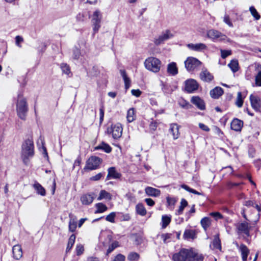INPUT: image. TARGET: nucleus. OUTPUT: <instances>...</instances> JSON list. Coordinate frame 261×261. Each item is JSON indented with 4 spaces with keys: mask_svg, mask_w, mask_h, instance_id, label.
<instances>
[{
    "mask_svg": "<svg viewBox=\"0 0 261 261\" xmlns=\"http://www.w3.org/2000/svg\"><path fill=\"white\" fill-rule=\"evenodd\" d=\"M80 55V50L76 48L73 50V57L75 59H77L79 58Z\"/></svg>",
    "mask_w": 261,
    "mask_h": 261,
    "instance_id": "e2e57ef3",
    "label": "nucleus"
},
{
    "mask_svg": "<svg viewBox=\"0 0 261 261\" xmlns=\"http://www.w3.org/2000/svg\"><path fill=\"white\" fill-rule=\"evenodd\" d=\"M108 134H112L113 138L115 139H117L121 137L122 133V127L120 124L117 123L115 125H112L107 129Z\"/></svg>",
    "mask_w": 261,
    "mask_h": 261,
    "instance_id": "6e6552de",
    "label": "nucleus"
},
{
    "mask_svg": "<svg viewBox=\"0 0 261 261\" xmlns=\"http://www.w3.org/2000/svg\"><path fill=\"white\" fill-rule=\"evenodd\" d=\"M237 229L239 233H243L247 237L250 236V226L247 222H244L239 224L237 226Z\"/></svg>",
    "mask_w": 261,
    "mask_h": 261,
    "instance_id": "f8f14e48",
    "label": "nucleus"
},
{
    "mask_svg": "<svg viewBox=\"0 0 261 261\" xmlns=\"http://www.w3.org/2000/svg\"><path fill=\"white\" fill-rule=\"evenodd\" d=\"M167 72L172 76H174L178 73V68L176 63L171 62L168 65Z\"/></svg>",
    "mask_w": 261,
    "mask_h": 261,
    "instance_id": "b1692460",
    "label": "nucleus"
},
{
    "mask_svg": "<svg viewBox=\"0 0 261 261\" xmlns=\"http://www.w3.org/2000/svg\"><path fill=\"white\" fill-rule=\"evenodd\" d=\"M236 245L241 253L243 261H247L248 255L250 252L249 249L243 244H242L239 246L238 243H236Z\"/></svg>",
    "mask_w": 261,
    "mask_h": 261,
    "instance_id": "dca6fc26",
    "label": "nucleus"
},
{
    "mask_svg": "<svg viewBox=\"0 0 261 261\" xmlns=\"http://www.w3.org/2000/svg\"><path fill=\"white\" fill-rule=\"evenodd\" d=\"M16 112L18 117L22 120H25L29 108L27 99L21 92H19L17 97Z\"/></svg>",
    "mask_w": 261,
    "mask_h": 261,
    "instance_id": "7ed1b4c3",
    "label": "nucleus"
},
{
    "mask_svg": "<svg viewBox=\"0 0 261 261\" xmlns=\"http://www.w3.org/2000/svg\"><path fill=\"white\" fill-rule=\"evenodd\" d=\"M144 64L146 69L157 73L161 69L162 63L161 61L156 58L149 57L145 60Z\"/></svg>",
    "mask_w": 261,
    "mask_h": 261,
    "instance_id": "20e7f679",
    "label": "nucleus"
},
{
    "mask_svg": "<svg viewBox=\"0 0 261 261\" xmlns=\"http://www.w3.org/2000/svg\"><path fill=\"white\" fill-rule=\"evenodd\" d=\"M221 56L222 58L225 59L226 57L231 55V50H223L221 49Z\"/></svg>",
    "mask_w": 261,
    "mask_h": 261,
    "instance_id": "603ef678",
    "label": "nucleus"
},
{
    "mask_svg": "<svg viewBox=\"0 0 261 261\" xmlns=\"http://www.w3.org/2000/svg\"><path fill=\"white\" fill-rule=\"evenodd\" d=\"M33 187L36 190L38 194H40L41 196L45 195V190L40 184L38 182L34 184L33 185Z\"/></svg>",
    "mask_w": 261,
    "mask_h": 261,
    "instance_id": "2f4dec72",
    "label": "nucleus"
},
{
    "mask_svg": "<svg viewBox=\"0 0 261 261\" xmlns=\"http://www.w3.org/2000/svg\"><path fill=\"white\" fill-rule=\"evenodd\" d=\"M243 103V100L242 98V93L241 92H239L237 94V98L236 104L239 108H241L242 107Z\"/></svg>",
    "mask_w": 261,
    "mask_h": 261,
    "instance_id": "a18cd8bd",
    "label": "nucleus"
},
{
    "mask_svg": "<svg viewBox=\"0 0 261 261\" xmlns=\"http://www.w3.org/2000/svg\"><path fill=\"white\" fill-rule=\"evenodd\" d=\"M136 118V114L134 108L129 109L127 113V120L128 122H133Z\"/></svg>",
    "mask_w": 261,
    "mask_h": 261,
    "instance_id": "72a5a7b5",
    "label": "nucleus"
},
{
    "mask_svg": "<svg viewBox=\"0 0 261 261\" xmlns=\"http://www.w3.org/2000/svg\"><path fill=\"white\" fill-rule=\"evenodd\" d=\"M145 192L148 196L153 197H158L161 194L159 190L150 187H146L145 189Z\"/></svg>",
    "mask_w": 261,
    "mask_h": 261,
    "instance_id": "5701e85b",
    "label": "nucleus"
},
{
    "mask_svg": "<svg viewBox=\"0 0 261 261\" xmlns=\"http://www.w3.org/2000/svg\"><path fill=\"white\" fill-rule=\"evenodd\" d=\"M207 37L214 40H224L226 38V36L221 32L215 30H210L207 32Z\"/></svg>",
    "mask_w": 261,
    "mask_h": 261,
    "instance_id": "1a4fd4ad",
    "label": "nucleus"
},
{
    "mask_svg": "<svg viewBox=\"0 0 261 261\" xmlns=\"http://www.w3.org/2000/svg\"><path fill=\"white\" fill-rule=\"evenodd\" d=\"M34 155V146L31 139H27L22 143L21 146V159L23 164L28 166L31 158Z\"/></svg>",
    "mask_w": 261,
    "mask_h": 261,
    "instance_id": "f03ea898",
    "label": "nucleus"
},
{
    "mask_svg": "<svg viewBox=\"0 0 261 261\" xmlns=\"http://www.w3.org/2000/svg\"><path fill=\"white\" fill-rule=\"evenodd\" d=\"M158 125V123L157 122L155 121H152L150 124H149V127L151 130H155Z\"/></svg>",
    "mask_w": 261,
    "mask_h": 261,
    "instance_id": "680f3d73",
    "label": "nucleus"
},
{
    "mask_svg": "<svg viewBox=\"0 0 261 261\" xmlns=\"http://www.w3.org/2000/svg\"><path fill=\"white\" fill-rule=\"evenodd\" d=\"M179 104L181 107L184 108L189 109L191 107V105H190L188 102L184 100L179 102Z\"/></svg>",
    "mask_w": 261,
    "mask_h": 261,
    "instance_id": "6e6d98bb",
    "label": "nucleus"
},
{
    "mask_svg": "<svg viewBox=\"0 0 261 261\" xmlns=\"http://www.w3.org/2000/svg\"><path fill=\"white\" fill-rule=\"evenodd\" d=\"M249 11L251 15L254 17V18L256 20H258L260 18V15H259V14L258 13L254 7H250L249 8Z\"/></svg>",
    "mask_w": 261,
    "mask_h": 261,
    "instance_id": "49530a36",
    "label": "nucleus"
},
{
    "mask_svg": "<svg viewBox=\"0 0 261 261\" xmlns=\"http://www.w3.org/2000/svg\"><path fill=\"white\" fill-rule=\"evenodd\" d=\"M84 246L81 244H77L76 247V253L77 255H81L84 252Z\"/></svg>",
    "mask_w": 261,
    "mask_h": 261,
    "instance_id": "5fc2aeb1",
    "label": "nucleus"
},
{
    "mask_svg": "<svg viewBox=\"0 0 261 261\" xmlns=\"http://www.w3.org/2000/svg\"><path fill=\"white\" fill-rule=\"evenodd\" d=\"M132 95L138 97H139L141 94V91L139 89H133L131 91Z\"/></svg>",
    "mask_w": 261,
    "mask_h": 261,
    "instance_id": "0e129e2a",
    "label": "nucleus"
},
{
    "mask_svg": "<svg viewBox=\"0 0 261 261\" xmlns=\"http://www.w3.org/2000/svg\"><path fill=\"white\" fill-rule=\"evenodd\" d=\"M171 217L167 215H163L162 217V227L165 228L170 223Z\"/></svg>",
    "mask_w": 261,
    "mask_h": 261,
    "instance_id": "e433bc0d",
    "label": "nucleus"
},
{
    "mask_svg": "<svg viewBox=\"0 0 261 261\" xmlns=\"http://www.w3.org/2000/svg\"><path fill=\"white\" fill-rule=\"evenodd\" d=\"M200 77L201 80L210 82L213 79V75L205 68H203L200 73Z\"/></svg>",
    "mask_w": 261,
    "mask_h": 261,
    "instance_id": "6ab92c4d",
    "label": "nucleus"
},
{
    "mask_svg": "<svg viewBox=\"0 0 261 261\" xmlns=\"http://www.w3.org/2000/svg\"><path fill=\"white\" fill-rule=\"evenodd\" d=\"M188 205V202L185 199H181L180 201V205L178 208V210L177 211L176 214L177 215H180L182 213L185 207H186Z\"/></svg>",
    "mask_w": 261,
    "mask_h": 261,
    "instance_id": "ea45409f",
    "label": "nucleus"
},
{
    "mask_svg": "<svg viewBox=\"0 0 261 261\" xmlns=\"http://www.w3.org/2000/svg\"><path fill=\"white\" fill-rule=\"evenodd\" d=\"M12 252L13 254V257L18 260L22 256V250L20 245H16L13 247Z\"/></svg>",
    "mask_w": 261,
    "mask_h": 261,
    "instance_id": "aec40b11",
    "label": "nucleus"
},
{
    "mask_svg": "<svg viewBox=\"0 0 261 261\" xmlns=\"http://www.w3.org/2000/svg\"><path fill=\"white\" fill-rule=\"evenodd\" d=\"M223 90L219 87H217L211 90L210 95L214 98H218L219 96L222 95Z\"/></svg>",
    "mask_w": 261,
    "mask_h": 261,
    "instance_id": "a878e982",
    "label": "nucleus"
},
{
    "mask_svg": "<svg viewBox=\"0 0 261 261\" xmlns=\"http://www.w3.org/2000/svg\"><path fill=\"white\" fill-rule=\"evenodd\" d=\"M61 68L63 72L65 74L69 75L70 73V69L69 66L65 63H62L61 65Z\"/></svg>",
    "mask_w": 261,
    "mask_h": 261,
    "instance_id": "09e8293b",
    "label": "nucleus"
},
{
    "mask_svg": "<svg viewBox=\"0 0 261 261\" xmlns=\"http://www.w3.org/2000/svg\"><path fill=\"white\" fill-rule=\"evenodd\" d=\"M255 85L257 87H261V71H259L255 76Z\"/></svg>",
    "mask_w": 261,
    "mask_h": 261,
    "instance_id": "de8ad7c7",
    "label": "nucleus"
},
{
    "mask_svg": "<svg viewBox=\"0 0 261 261\" xmlns=\"http://www.w3.org/2000/svg\"><path fill=\"white\" fill-rule=\"evenodd\" d=\"M116 215V213L112 212L106 217V220L108 222L114 223Z\"/></svg>",
    "mask_w": 261,
    "mask_h": 261,
    "instance_id": "8fccbe9b",
    "label": "nucleus"
},
{
    "mask_svg": "<svg viewBox=\"0 0 261 261\" xmlns=\"http://www.w3.org/2000/svg\"><path fill=\"white\" fill-rule=\"evenodd\" d=\"M162 90L166 94H171L176 89V86L169 83L161 82Z\"/></svg>",
    "mask_w": 261,
    "mask_h": 261,
    "instance_id": "ddd939ff",
    "label": "nucleus"
},
{
    "mask_svg": "<svg viewBox=\"0 0 261 261\" xmlns=\"http://www.w3.org/2000/svg\"><path fill=\"white\" fill-rule=\"evenodd\" d=\"M119 246V242L115 241H114L109 246L107 251V255H108L111 253L115 249Z\"/></svg>",
    "mask_w": 261,
    "mask_h": 261,
    "instance_id": "37998d69",
    "label": "nucleus"
},
{
    "mask_svg": "<svg viewBox=\"0 0 261 261\" xmlns=\"http://www.w3.org/2000/svg\"><path fill=\"white\" fill-rule=\"evenodd\" d=\"M140 258V255L135 252H130L127 255V259L129 261H138Z\"/></svg>",
    "mask_w": 261,
    "mask_h": 261,
    "instance_id": "a19ab883",
    "label": "nucleus"
},
{
    "mask_svg": "<svg viewBox=\"0 0 261 261\" xmlns=\"http://www.w3.org/2000/svg\"><path fill=\"white\" fill-rule=\"evenodd\" d=\"M136 213L142 216L146 214V210L142 203H138L136 206Z\"/></svg>",
    "mask_w": 261,
    "mask_h": 261,
    "instance_id": "c756f323",
    "label": "nucleus"
},
{
    "mask_svg": "<svg viewBox=\"0 0 261 261\" xmlns=\"http://www.w3.org/2000/svg\"><path fill=\"white\" fill-rule=\"evenodd\" d=\"M108 175L106 177L107 180H109L111 178L118 179L121 176V174L117 171L116 168L114 167L109 168L108 169Z\"/></svg>",
    "mask_w": 261,
    "mask_h": 261,
    "instance_id": "2eb2a0df",
    "label": "nucleus"
},
{
    "mask_svg": "<svg viewBox=\"0 0 261 261\" xmlns=\"http://www.w3.org/2000/svg\"><path fill=\"white\" fill-rule=\"evenodd\" d=\"M70 220L69 222V230L71 232H74L76 228V219L71 214L69 215Z\"/></svg>",
    "mask_w": 261,
    "mask_h": 261,
    "instance_id": "393cba45",
    "label": "nucleus"
},
{
    "mask_svg": "<svg viewBox=\"0 0 261 261\" xmlns=\"http://www.w3.org/2000/svg\"><path fill=\"white\" fill-rule=\"evenodd\" d=\"M191 102L195 105L199 109L204 110L205 109V103L203 99L199 96H193L191 98Z\"/></svg>",
    "mask_w": 261,
    "mask_h": 261,
    "instance_id": "4468645a",
    "label": "nucleus"
},
{
    "mask_svg": "<svg viewBox=\"0 0 261 261\" xmlns=\"http://www.w3.org/2000/svg\"><path fill=\"white\" fill-rule=\"evenodd\" d=\"M181 187L182 188H183L184 189L186 190V191L189 192L190 193H193L194 194L198 195H201V193L196 191L195 190H194L193 189L191 188L190 187H189L187 185H186L184 184V185H182L181 186Z\"/></svg>",
    "mask_w": 261,
    "mask_h": 261,
    "instance_id": "c03bdc74",
    "label": "nucleus"
},
{
    "mask_svg": "<svg viewBox=\"0 0 261 261\" xmlns=\"http://www.w3.org/2000/svg\"><path fill=\"white\" fill-rule=\"evenodd\" d=\"M187 46L189 49L196 51H201L206 48V45L202 43L196 44L189 43Z\"/></svg>",
    "mask_w": 261,
    "mask_h": 261,
    "instance_id": "f3484780",
    "label": "nucleus"
},
{
    "mask_svg": "<svg viewBox=\"0 0 261 261\" xmlns=\"http://www.w3.org/2000/svg\"><path fill=\"white\" fill-rule=\"evenodd\" d=\"M196 233L195 231L192 229H186L185 230L183 237L185 239H194L195 238Z\"/></svg>",
    "mask_w": 261,
    "mask_h": 261,
    "instance_id": "cd10ccee",
    "label": "nucleus"
},
{
    "mask_svg": "<svg viewBox=\"0 0 261 261\" xmlns=\"http://www.w3.org/2000/svg\"><path fill=\"white\" fill-rule=\"evenodd\" d=\"M200 223L203 229L206 230L207 228L210 226L211 220L208 217H204L201 219Z\"/></svg>",
    "mask_w": 261,
    "mask_h": 261,
    "instance_id": "58836bf2",
    "label": "nucleus"
},
{
    "mask_svg": "<svg viewBox=\"0 0 261 261\" xmlns=\"http://www.w3.org/2000/svg\"><path fill=\"white\" fill-rule=\"evenodd\" d=\"M94 149L96 150H102L106 153H110L112 151L111 146L105 142H102L99 145L95 146Z\"/></svg>",
    "mask_w": 261,
    "mask_h": 261,
    "instance_id": "bb28decb",
    "label": "nucleus"
},
{
    "mask_svg": "<svg viewBox=\"0 0 261 261\" xmlns=\"http://www.w3.org/2000/svg\"><path fill=\"white\" fill-rule=\"evenodd\" d=\"M173 37V35L169 30H167L155 37L153 41L155 45L158 46L164 43L166 41L172 38Z\"/></svg>",
    "mask_w": 261,
    "mask_h": 261,
    "instance_id": "0eeeda50",
    "label": "nucleus"
},
{
    "mask_svg": "<svg viewBox=\"0 0 261 261\" xmlns=\"http://www.w3.org/2000/svg\"><path fill=\"white\" fill-rule=\"evenodd\" d=\"M198 125L199 128L204 131L209 132L210 130L208 127L203 123H199Z\"/></svg>",
    "mask_w": 261,
    "mask_h": 261,
    "instance_id": "338daca9",
    "label": "nucleus"
},
{
    "mask_svg": "<svg viewBox=\"0 0 261 261\" xmlns=\"http://www.w3.org/2000/svg\"><path fill=\"white\" fill-rule=\"evenodd\" d=\"M179 127L180 126L176 123H173L170 125V132L172 133L174 140L178 139L179 136Z\"/></svg>",
    "mask_w": 261,
    "mask_h": 261,
    "instance_id": "4be33fe9",
    "label": "nucleus"
},
{
    "mask_svg": "<svg viewBox=\"0 0 261 261\" xmlns=\"http://www.w3.org/2000/svg\"><path fill=\"white\" fill-rule=\"evenodd\" d=\"M243 121L237 119H233L231 123V128L236 132H240L243 126Z\"/></svg>",
    "mask_w": 261,
    "mask_h": 261,
    "instance_id": "a211bd4d",
    "label": "nucleus"
},
{
    "mask_svg": "<svg viewBox=\"0 0 261 261\" xmlns=\"http://www.w3.org/2000/svg\"><path fill=\"white\" fill-rule=\"evenodd\" d=\"M198 84L194 79H189L185 81V90L188 93H192L198 88Z\"/></svg>",
    "mask_w": 261,
    "mask_h": 261,
    "instance_id": "9d476101",
    "label": "nucleus"
},
{
    "mask_svg": "<svg viewBox=\"0 0 261 261\" xmlns=\"http://www.w3.org/2000/svg\"><path fill=\"white\" fill-rule=\"evenodd\" d=\"M120 72L124 80L125 89H128L130 85V80L129 78L127 77L124 70H120Z\"/></svg>",
    "mask_w": 261,
    "mask_h": 261,
    "instance_id": "c85d7f7f",
    "label": "nucleus"
},
{
    "mask_svg": "<svg viewBox=\"0 0 261 261\" xmlns=\"http://www.w3.org/2000/svg\"><path fill=\"white\" fill-rule=\"evenodd\" d=\"M94 200L93 194H84L81 197V201L83 204L89 205L91 204Z\"/></svg>",
    "mask_w": 261,
    "mask_h": 261,
    "instance_id": "412c9836",
    "label": "nucleus"
},
{
    "mask_svg": "<svg viewBox=\"0 0 261 261\" xmlns=\"http://www.w3.org/2000/svg\"><path fill=\"white\" fill-rule=\"evenodd\" d=\"M104 112H105L104 108L103 107H101L99 109V113H100L99 120H100V123H102V122L103 120Z\"/></svg>",
    "mask_w": 261,
    "mask_h": 261,
    "instance_id": "69168bd1",
    "label": "nucleus"
},
{
    "mask_svg": "<svg viewBox=\"0 0 261 261\" xmlns=\"http://www.w3.org/2000/svg\"><path fill=\"white\" fill-rule=\"evenodd\" d=\"M223 21L229 27L232 28L233 27V24L230 20V17L228 15H225L223 17Z\"/></svg>",
    "mask_w": 261,
    "mask_h": 261,
    "instance_id": "864d4df0",
    "label": "nucleus"
},
{
    "mask_svg": "<svg viewBox=\"0 0 261 261\" xmlns=\"http://www.w3.org/2000/svg\"><path fill=\"white\" fill-rule=\"evenodd\" d=\"M250 100L252 108L256 111L261 112V98L251 94Z\"/></svg>",
    "mask_w": 261,
    "mask_h": 261,
    "instance_id": "9b49d317",
    "label": "nucleus"
},
{
    "mask_svg": "<svg viewBox=\"0 0 261 261\" xmlns=\"http://www.w3.org/2000/svg\"><path fill=\"white\" fill-rule=\"evenodd\" d=\"M102 176V174L101 173H99L95 175V176H93L90 178V179L94 181H97L99 180L101 177Z\"/></svg>",
    "mask_w": 261,
    "mask_h": 261,
    "instance_id": "774afa93",
    "label": "nucleus"
},
{
    "mask_svg": "<svg viewBox=\"0 0 261 261\" xmlns=\"http://www.w3.org/2000/svg\"><path fill=\"white\" fill-rule=\"evenodd\" d=\"M228 66L233 73L236 72L239 70V62L237 60H231Z\"/></svg>",
    "mask_w": 261,
    "mask_h": 261,
    "instance_id": "473e14b6",
    "label": "nucleus"
},
{
    "mask_svg": "<svg viewBox=\"0 0 261 261\" xmlns=\"http://www.w3.org/2000/svg\"><path fill=\"white\" fill-rule=\"evenodd\" d=\"M102 199L111 200L112 199V195L106 191L101 190L100 192L99 196L97 198V200H101Z\"/></svg>",
    "mask_w": 261,
    "mask_h": 261,
    "instance_id": "f704fd0d",
    "label": "nucleus"
},
{
    "mask_svg": "<svg viewBox=\"0 0 261 261\" xmlns=\"http://www.w3.org/2000/svg\"><path fill=\"white\" fill-rule=\"evenodd\" d=\"M93 34L96 33L100 28V23H92Z\"/></svg>",
    "mask_w": 261,
    "mask_h": 261,
    "instance_id": "052dcab7",
    "label": "nucleus"
},
{
    "mask_svg": "<svg viewBox=\"0 0 261 261\" xmlns=\"http://www.w3.org/2000/svg\"><path fill=\"white\" fill-rule=\"evenodd\" d=\"M96 210L95 212V214L102 213L106 211L108 209L107 206L102 203H98L95 204Z\"/></svg>",
    "mask_w": 261,
    "mask_h": 261,
    "instance_id": "c9c22d12",
    "label": "nucleus"
},
{
    "mask_svg": "<svg viewBox=\"0 0 261 261\" xmlns=\"http://www.w3.org/2000/svg\"><path fill=\"white\" fill-rule=\"evenodd\" d=\"M102 162V160L99 157L92 156L86 161L85 170H93L97 169Z\"/></svg>",
    "mask_w": 261,
    "mask_h": 261,
    "instance_id": "39448f33",
    "label": "nucleus"
},
{
    "mask_svg": "<svg viewBox=\"0 0 261 261\" xmlns=\"http://www.w3.org/2000/svg\"><path fill=\"white\" fill-rule=\"evenodd\" d=\"M101 14L99 10H96L92 15V23H100L101 20Z\"/></svg>",
    "mask_w": 261,
    "mask_h": 261,
    "instance_id": "7c9ffc66",
    "label": "nucleus"
},
{
    "mask_svg": "<svg viewBox=\"0 0 261 261\" xmlns=\"http://www.w3.org/2000/svg\"><path fill=\"white\" fill-rule=\"evenodd\" d=\"M201 64V62L197 59L190 57L185 61V66L188 71L196 70Z\"/></svg>",
    "mask_w": 261,
    "mask_h": 261,
    "instance_id": "423d86ee",
    "label": "nucleus"
},
{
    "mask_svg": "<svg viewBox=\"0 0 261 261\" xmlns=\"http://www.w3.org/2000/svg\"><path fill=\"white\" fill-rule=\"evenodd\" d=\"M213 245L214 248L218 249L219 250H221V241L219 239L218 234L215 236L214 239L213 241Z\"/></svg>",
    "mask_w": 261,
    "mask_h": 261,
    "instance_id": "4c0bfd02",
    "label": "nucleus"
},
{
    "mask_svg": "<svg viewBox=\"0 0 261 261\" xmlns=\"http://www.w3.org/2000/svg\"><path fill=\"white\" fill-rule=\"evenodd\" d=\"M125 256L122 254H117L113 261H125Z\"/></svg>",
    "mask_w": 261,
    "mask_h": 261,
    "instance_id": "13d9d810",
    "label": "nucleus"
},
{
    "mask_svg": "<svg viewBox=\"0 0 261 261\" xmlns=\"http://www.w3.org/2000/svg\"><path fill=\"white\" fill-rule=\"evenodd\" d=\"M23 41V39L20 36H17L15 37V42L16 45L19 47H21L20 43Z\"/></svg>",
    "mask_w": 261,
    "mask_h": 261,
    "instance_id": "4d7b16f0",
    "label": "nucleus"
},
{
    "mask_svg": "<svg viewBox=\"0 0 261 261\" xmlns=\"http://www.w3.org/2000/svg\"><path fill=\"white\" fill-rule=\"evenodd\" d=\"M167 202L169 206H173L177 201L175 198L167 197L166 198Z\"/></svg>",
    "mask_w": 261,
    "mask_h": 261,
    "instance_id": "3c124183",
    "label": "nucleus"
},
{
    "mask_svg": "<svg viewBox=\"0 0 261 261\" xmlns=\"http://www.w3.org/2000/svg\"><path fill=\"white\" fill-rule=\"evenodd\" d=\"M75 240V236L73 234L71 235L68 240L67 246L66 248V252L70 251L72 248L73 245L74 244Z\"/></svg>",
    "mask_w": 261,
    "mask_h": 261,
    "instance_id": "79ce46f5",
    "label": "nucleus"
},
{
    "mask_svg": "<svg viewBox=\"0 0 261 261\" xmlns=\"http://www.w3.org/2000/svg\"><path fill=\"white\" fill-rule=\"evenodd\" d=\"M171 234L164 233L161 235V238L163 239L164 243H167V240L171 238Z\"/></svg>",
    "mask_w": 261,
    "mask_h": 261,
    "instance_id": "bf43d9fd",
    "label": "nucleus"
},
{
    "mask_svg": "<svg viewBox=\"0 0 261 261\" xmlns=\"http://www.w3.org/2000/svg\"><path fill=\"white\" fill-rule=\"evenodd\" d=\"M203 256L192 249L181 248L172 255L173 261H203Z\"/></svg>",
    "mask_w": 261,
    "mask_h": 261,
    "instance_id": "f257e3e1",
    "label": "nucleus"
}]
</instances>
